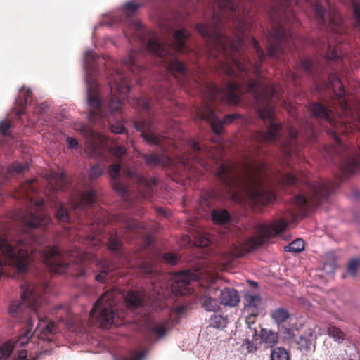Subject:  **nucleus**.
Listing matches in <instances>:
<instances>
[{
  "label": "nucleus",
  "mask_w": 360,
  "mask_h": 360,
  "mask_svg": "<svg viewBox=\"0 0 360 360\" xmlns=\"http://www.w3.org/2000/svg\"><path fill=\"white\" fill-rule=\"evenodd\" d=\"M253 0H214L211 25L199 22L197 32L203 37L209 54L216 58L221 72L228 77L224 88L207 84L204 105L198 117L206 120L220 134L224 124L232 123L239 115L229 114L221 120L215 114L217 103L237 104L243 94H250L261 103L260 118L268 122L266 131H255L252 139L259 143H274L280 146L288 164L300 155L298 131L290 127L287 139L281 137L282 125L274 117V103L279 98L276 88L261 79V63L265 58L257 41L249 35L251 15L248 8Z\"/></svg>",
  "instance_id": "obj_1"
},
{
  "label": "nucleus",
  "mask_w": 360,
  "mask_h": 360,
  "mask_svg": "<svg viewBox=\"0 0 360 360\" xmlns=\"http://www.w3.org/2000/svg\"><path fill=\"white\" fill-rule=\"evenodd\" d=\"M266 165L256 161H245L240 167L232 161L220 163L216 178L232 200L248 205L255 211L275 200L274 193L265 188L264 175Z\"/></svg>",
  "instance_id": "obj_2"
},
{
  "label": "nucleus",
  "mask_w": 360,
  "mask_h": 360,
  "mask_svg": "<svg viewBox=\"0 0 360 360\" xmlns=\"http://www.w3.org/2000/svg\"><path fill=\"white\" fill-rule=\"evenodd\" d=\"M133 28L135 31V37L142 42L146 40V49L150 53L155 55L159 60L158 62L163 65L173 75L186 76L185 65L176 58L174 51L184 53L188 51L186 42L191 37V32L185 27H181L174 32L173 39H170L172 33V27H165L163 32V41H160L153 32H148L140 22H134Z\"/></svg>",
  "instance_id": "obj_3"
},
{
  "label": "nucleus",
  "mask_w": 360,
  "mask_h": 360,
  "mask_svg": "<svg viewBox=\"0 0 360 360\" xmlns=\"http://www.w3.org/2000/svg\"><path fill=\"white\" fill-rule=\"evenodd\" d=\"M48 288L49 285L45 282L40 285L28 283L21 285L22 302L14 301L11 304L9 312L13 316L22 314L25 309L29 311V321L26 324V329L19 336L15 342L16 345L23 347L34 335L44 340L49 339L50 334L56 333V325L53 322L47 323L38 311L46 303L44 292Z\"/></svg>",
  "instance_id": "obj_4"
},
{
  "label": "nucleus",
  "mask_w": 360,
  "mask_h": 360,
  "mask_svg": "<svg viewBox=\"0 0 360 360\" xmlns=\"http://www.w3.org/2000/svg\"><path fill=\"white\" fill-rule=\"evenodd\" d=\"M313 117L324 121L333 128L328 131L335 141L330 150L332 160L338 165L342 176L346 178L360 170V148H350L342 143L339 133H347V126L343 122H338L333 117V111L320 103H313L310 106Z\"/></svg>",
  "instance_id": "obj_5"
},
{
  "label": "nucleus",
  "mask_w": 360,
  "mask_h": 360,
  "mask_svg": "<svg viewBox=\"0 0 360 360\" xmlns=\"http://www.w3.org/2000/svg\"><path fill=\"white\" fill-rule=\"evenodd\" d=\"M324 1L327 5V10L321 5L320 0L311 2L310 5L319 28L330 32L331 39L333 41H328L327 44H323L321 51H326L325 57L328 60L338 62L343 56L340 44L346 39L347 27L331 0Z\"/></svg>",
  "instance_id": "obj_6"
},
{
  "label": "nucleus",
  "mask_w": 360,
  "mask_h": 360,
  "mask_svg": "<svg viewBox=\"0 0 360 360\" xmlns=\"http://www.w3.org/2000/svg\"><path fill=\"white\" fill-rule=\"evenodd\" d=\"M129 75L122 71L116 70L113 79L109 81L111 96L108 104L107 109H104L98 94V84L93 80L87 84V98L90 107L88 119L91 123L101 122L108 117V114L118 110L122 106L120 98L116 94L120 95L122 98H127L130 91Z\"/></svg>",
  "instance_id": "obj_7"
},
{
  "label": "nucleus",
  "mask_w": 360,
  "mask_h": 360,
  "mask_svg": "<svg viewBox=\"0 0 360 360\" xmlns=\"http://www.w3.org/2000/svg\"><path fill=\"white\" fill-rule=\"evenodd\" d=\"M295 0H279L282 15L273 18L272 30L266 37L267 53L269 56L280 58L287 49L295 46L292 27L299 25V21L290 6Z\"/></svg>",
  "instance_id": "obj_8"
},
{
  "label": "nucleus",
  "mask_w": 360,
  "mask_h": 360,
  "mask_svg": "<svg viewBox=\"0 0 360 360\" xmlns=\"http://www.w3.org/2000/svg\"><path fill=\"white\" fill-rule=\"evenodd\" d=\"M342 179L337 181L319 180L314 183L307 182V195H297L294 198V205L300 213H306L311 207H315L327 200L339 186Z\"/></svg>",
  "instance_id": "obj_9"
},
{
  "label": "nucleus",
  "mask_w": 360,
  "mask_h": 360,
  "mask_svg": "<svg viewBox=\"0 0 360 360\" xmlns=\"http://www.w3.org/2000/svg\"><path fill=\"white\" fill-rule=\"evenodd\" d=\"M120 291L113 288L106 291L94 304L90 319L101 328L107 329L114 324L115 305Z\"/></svg>",
  "instance_id": "obj_10"
},
{
  "label": "nucleus",
  "mask_w": 360,
  "mask_h": 360,
  "mask_svg": "<svg viewBox=\"0 0 360 360\" xmlns=\"http://www.w3.org/2000/svg\"><path fill=\"white\" fill-rule=\"evenodd\" d=\"M136 108L141 113L146 114L140 118H134L132 124L134 128L141 132V136L148 143L162 146V137L155 133V126L152 123L150 109L151 100L146 96H141L135 100Z\"/></svg>",
  "instance_id": "obj_11"
},
{
  "label": "nucleus",
  "mask_w": 360,
  "mask_h": 360,
  "mask_svg": "<svg viewBox=\"0 0 360 360\" xmlns=\"http://www.w3.org/2000/svg\"><path fill=\"white\" fill-rule=\"evenodd\" d=\"M43 262L50 271L62 274L68 268L70 262H81L89 258L82 255L80 250H75L63 253L58 247H46L41 252Z\"/></svg>",
  "instance_id": "obj_12"
},
{
  "label": "nucleus",
  "mask_w": 360,
  "mask_h": 360,
  "mask_svg": "<svg viewBox=\"0 0 360 360\" xmlns=\"http://www.w3.org/2000/svg\"><path fill=\"white\" fill-rule=\"evenodd\" d=\"M287 226L288 221L285 219L276 221L271 226L265 224H257L256 226L257 236L250 237L245 240L241 250L236 254V257H242L246 252L259 247L276 235L282 233L286 229Z\"/></svg>",
  "instance_id": "obj_13"
},
{
  "label": "nucleus",
  "mask_w": 360,
  "mask_h": 360,
  "mask_svg": "<svg viewBox=\"0 0 360 360\" xmlns=\"http://www.w3.org/2000/svg\"><path fill=\"white\" fill-rule=\"evenodd\" d=\"M176 148L181 153V155H179L180 156L179 160L185 167L188 165L190 162L192 161L203 167H206L207 162L205 159L214 158L208 147L200 145L199 143L193 140L187 141L183 148H179V146Z\"/></svg>",
  "instance_id": "obj_14"
},
{
  "label": "nucleus",
  "mask_w": 360,
  "mask_h": 360,
  "mask_svg": "<svg viewBox=\"0 0 360 360\" xmlns=\"http://www.w3.org/2000/svg\"><path fill=\"white\" fill-rule=\"evenodd\" d=\"M20 217L30 229L44 227L51 221V219L44 211V200L41 198L34 202V207L22 211Z\"/></svg>",
  "instance_id": "obj_15"
},
{
  "label": "nucleus",
  "mask_w": 360,
  "mask_h": 360,
  "mask_svg": "<svg viewBox=\"0 0 360 360\" xmlns=\"http://www.w3.org/2000/svg\"><path fill=\"white\" fill-rule=\"evenodd\" d=\"M146 55L144 50H131L128 56L122 60L124 70H128L129 74L136 76V82L139 84L143 76L145 68L142 65V59Z\"/></svg>",
  "instance_id": "obj_16"
},
{
  "label": "nucleus",
  "mask_w": 360,
  "mask_h": 360,
  "mask_svg": "<svg viewBox=\"0 0 360 360\" xmlns=\"http://www.w3.org/2000/svg\"><path fill=\"white\" fill-rule=\"evenodd\" d=\"M127 179L137 185L140 193L146 198H150L153 193V187L158 184V179L155 177L146 179L137 171L127 169L124 172Z\"/></svg>",
  "instance_id": "obj_17"
},
{
  "label": "nucleus",
  "mask_w": 360,
  "mask_h": 360,
  "mask_svg": "<svg viewBox=\"0 0 360 360\" xmlns=\"http://www.w3.org/2000/svg\"><path fill=\"white\" fill-rule=\"evenodd\" d=\"M244 310L247 314L245 322L250 325L255 323V318L262 311V302L260 295L246 293L244 296Z\"/></svg>",
  "instance_id": "obj_18"
},
{
  "label": "nucleus",
  "mask_w": 360,
  "mask_h": 360,
  "mask_svg": "<svg viewBox=\"0 0 360 360\" xmlns=\"http://www.w3.org/2000/svg\"><path fill=\"white\" fill-rule=\"evenodd\" d=\"M198 279V276L191 273L190 270L184 271L175 276V280L172 284V290L174 292L184 295L190 292V282Z\"/></svg>",
  "instance_id": "obj_19"
},
{
  "label": "nucleus",
  "mask_w": 360,
  "mask_h": 360,
  "mask_svg": "<svg viewBox=\"0 0 360 360\" xmlns=\"http://www.w3.org/2000/svg\"><path fill=\"white\" fill-rule=\"evenodd\" d=\"M326 87L330 89L336 98L339 100V103L343 111L347 112L350 111V107L347 101L344 98L345 91L339 77L335 73L328 75V82Z\"/></svg>",
  "instance_id": "obj_20"
},
{
  "label": "nucleus",
  "mask_w": 360,
  "mask_h": 360,
  "mask_svg": "<svg viewBox=\"0 0 360 360\" xmlns=\"http://www.w3.org/2000/svg\"><path fill=\"white\" fill-rule=\"evenodd\" d=\"M120 166L118 164H112L110 166L109 174L111 178V184L113 189L122 198L127 199L129 196V189L125 184L120 180Z\"/></svg>",
  "instance_id": "obj_21"
},
{
  "label": "nucleus",
  "mask_w": 360,
  "mask_h": 360,
  "mask_svg": "<svg viewBox=\"0 0 360 360\" xmlns=\"http://www.w3.org/2000/svg\"><path fill=\"white\" fill-rule=\"evenodd\" d=\"M97 194L94 188H91L82 193L75 199L72 200V207L76 210L85 212V209L89 205L96 202Z\"/></svg>",
  "instance_id": "obj_22"
},
{
  "label": "nucleus",
  "mask_w": 360,
  "mask_h": 360,
  "mask_svg": "<svg viewBox=\"0 0 360 360\" xmlns=\"http://www.w3.org/2000/svg\"><path fill=\"white\" fill-rule=\"evenodd\" d=\"M178 320L174 322L172 318H167L159 322L150 324L148 327V331L155 335L158 338H164L167 333L174 327Z\"/></svg>",
  "instance_id": "obj_23"
},
{
  "label": "nucleus",
  "mask_w": 360,
  "mask_h": 360,
  "mask_svg": "<svg viewBox=\"0 0 360 360\" xmlns=\"http://www.w3.org/2000/svg\"><path fill=\"white\" fill-rule=\"evenodd\" d=\"M139 155L150 167L170 166L172 162V159L165 154L141 153Z\"/></svg>",
  "instance_id": "obj_24"
},
{
  "label": "nucleus",
  "mask_w": 360,
  "mask_h": 360,
  "mask_svg": "<svg viewBox=\"0 0 360 360\" xmlns=\"http://www.w3.org/2000/svg\"><path fill=\"white\" fill-rule=\"evenodd\" d=\"M68 183L64 173H52L48 180V186L53 191H65L68 187Z\"/></svg>",
  "instance_id": "obj_25"
},
{
  "label": "nucleus",
  "mask_w": 360,
  "mask_h": 360,
  "mask_svg": "<svg viewBox=\"0 0 360 360\" xmlns=\"http://www.w3.org/2000/svg\"><path fill=\"white\" fill-rule=\"evenodd\" d=\"M219 300L220 304L229 307H236L240 302L238 291L232 288H225L221 290Z\"/></svg>",
  "instance_id": "obj_26"
},
{
  "label": "nucleus",
  "mask_w": 360,
  "mask_h": 360,
  "mask_svg": "<svg viewBox=\"0 0 360 360\" xmlns=\"http://www.w3.org/2000/svg\"><path fill=\"white\" fill-rule=\"evenodd\" d=\"M32 93L29 88L22 87L19 90V94L15 99L16 105L19 109L17 111V116L20 118L25 113L26 105L31 101Z\"/></svg>",
  "instance_id": "obj_27"
},
{
  "label": "nucleus",
  "mask_w": 360,
  "mask_h": 360,
  "mask_svg": "<svg viewBox=\"0 0 360 360\" xmlns=\"http://www.w3.org/2000/svg\"><path fill=\"white\" fill-rule=\"evenodd\" d=\"M145 297L144 291L129 290L125 296V302L131 308H139L143 306Z\"/></svg>",
  "instance_id": "obj_28"
},
{
  "label": "nucleus",
  "mask_w": 360,
  "mask_h": 360,
  "mask_svg": "<svg viewBox=\"0 0 360 360\" xmlns=\"http://www.w3.org/2000/svg\"><path fill=\"white\" fill-rule=\"evenodd\" d=\"M98 265L101 268L99 274L96 276V280L98 282H103L105 277L111 271L117 268L115 264H112L108 259H103L102 261H98Z\"/></svg>",
  "instance_id": "obj_29"
},
{
  "label": "nucleus",
  "mask_w": 360,
  "mask_h": 360,
  "mask_svg": "<svg viewBox=\"0 0 360 360\" xmlns=\"http://www.w3.org/2000/svg\"><path fill=\"white\" fill-rule=\"evenodd\" d=\"M211 217L213 222L216 224H224L229 222L231 217L226 210L214 209L211 212Z\"/></svg>",
  "instance_id": "obj_30"
},
{
  "label": "nucleus",
  "mask_w": 360,
  "mask_h": 360,
  "mask_svg": "<svg viewBox=\"0 0 360 360\" xmlns=\"http://www.w3.org/2000/svg\"><path fill=\"white\" fill-rule=\"evenodd\" d=\"M338 257L335 252H329L325 255L323 270L328 273H333L337 267Z\"/></svg>",
  "instance_id": "obj_31"
},
{
  "label": "nucleus",
  "mask_w": 360,
  "mask_h": 360,
  "mask_svg": "<svg viewBox=\"0 0 360 360\" xmlns=\"http://www.w3.org/2000/svg\"><path fill=\"white\" fill-rule=\"evenodd\" d=\"M297 345V349L300 351L309 352L313 345L312 333L307 335H302L294 341Z\"/></svg>",
  "instance_id": "obj_32"
},
{
  "label": "nucleus",
  "mask_w": 360,
  "mask_h": 360,
  "mask_svg": "<svg viewBox=\"0 0 360 360\" xmlns=\"http://www.w3.org/2000/svg\"><path fill=\"white\" fill-rule=\"evenodd\" d=\"M327 334L338 344H342L347 338V335L344 331L333 325H330L328 327Z\"/></svg>",
  "instance_id": "obj_33"
},
{
  "label": "nucleus",
  "mask_w": 360,
  "mask_h": 360,
  "mask_svg": "<svg viewBox=\"0 0 360 360\" xmlns=\"http://www.w3.org/2000/svg\"><path fill=\"white\" fill-rule=\"evenodd\" d=\"M202 307L207 311H216L219 309V302L216 299L204 295L200 298Z\"/></svg>",
  "instance_id": "obj_34"
},
{
  "label": "nucleus",
  "mask_w": 360,
  "mask_h": 360,
  "mask_svg": "<svg viewBox=\"0 0 360 360\" xmlns=\"http://www.w3.org/2000/svg\"><path fill=\"white\" fill-rule=\"evenodd\" d=\"M261 338L264 342L273 346L277 343L278 336L277 333L263 328L261 331Z\"/></svg>",
  "instance_id": "obj_35"
},
{
  "label": "nucleus",
  "mask_w": 360,
  "mask_h": 360,
  "mask_svg": "<svg viewBox=\"0 0 360 360\" xmlns=\"http://www.w3.org/2000/svg\"><path fill=\"white\" fill-rule=\"evenodd\" d=\"M87 151L89 155L92 158L100 157L102 159H105V150L101 145L94 143L93 141L87 146Z\"/></svg>",
  "instance_id": "obj_36"
},
{
  "label": "nucleus",
  "mask_w": 360,
  "mask_h": 360,
  "mask_svg": "<svg viewBox=\"0 0 360 360\" xmlns=\"http://www.w3.org/2000/svg\"><path fill=\"white\" fill-rule=\"evenodd\" d=\"M55 215L60 222H68L70 220V214L65 205L61 202L56 204Z\"/></svg>",
  "instance_id": "obj_37"
},
{
  "label": "nucleus",
  "mask_w": 360,
  "mask_h": 360,
  "mask_svg": "<svg viewBox=\"0 0 360 360\" xmlns=\"http://www.w3.org/2000/svg\"><path fill=\"white\" fill-rule=\"evenodd\" d=\"M304 249V241L297 238L284 248L285 251L293 253H299Z\"/></svg>",
  "instance_id": "obj_38"
},
{
  "label": "nucleus",
  "mask_w": 360,
  "mask_h": 360,
  "mask_svg": "<svg viewBox=\"0 0 360 360\" xmlns=\"http://www.w3.org/2000/svg\"><path fill=\"white\" fill-rule=\"evenodd\" d=\"M288 352L283 347H278L272 349L271 352V360H289Z\"/></svg>",
  "instance_id": "obj_39"
},
{
  "label": "nucleus",
  "mask_w": 360,
  "mask_h": 360,
  "mask_svg": "<svg viewBox=\"0 0 360 360\" xmlns=\"http://www.w3.org/2000/svg\"><path fill=\"white\" fill-rule=\"evenodd\" d=\"M123 243L120 238L117 235H110L108 239V248L116 253L120 255V250L122 249Z\"/></svg>",
  "instance_id": "obj_40"
},
{
  "label": "nucleus",
  "mask_w": 360,
  "mask_h": 360,
  "mask_svg": "<svg viewBox=\"0 0 360 360\" xmlns=\"http://www.w3.org/2000/svg\"><path fill=\"white\" fill-rule=\"evenodd\" d=\"M359 267L360 257L352 258L347 263L346 273L352 277H355Z\"/></svg>",
  "instance_id": "obj_41"
},
{
  "label": "nucleus",
  "mask_w": 360,
  "mask_h": 360,
  "mask_svg": "<svg viewBox=\"0 0 360 360\" xmlns=\"http://www.w3.org/2000/svg\"><path fill=\"white\" fill-rule=\"evenodd\" d=\"M271 317L275 322L280 324L285 321L289 318V313L285 309L278 308L272 312Z\"/></svg>",
  "instance_id": "obj_42"
},
{
  "label": "nucleus",
  "mask_w": 360,
  "mask_h": 360,
  "mask_svg": "<svg viewBox=\"0 0 360 360\" xmlns=\"http://www.w3.org/2000/svg\"><path fill=\"white\" fill-rule=\"evenodd\" d=\"M315 67L316 62L309 58H304L300 62V68L309 75H313Z\"/></svg>",
  "instance_id": "obj_43"
},
{
  "label": "nucleus",
  "mask_w": 360,
  "mask_h": 360,
  "mask_svg": "<svg viewBox=\"0 0 360 360\" xmlns=\"http://www.w3.org/2000/svg\"><path fill=\"white\" fill-rule=\"evenodd\" d=\"M227 323V318L221 315L214 314L210 319V326L216 328H224Z\"/></svg>",
  "instance_id": "obj_44"
},
{
  "label": "nucleus",
  "mask_w": 360,
  "mask_h": 360,
  "mask_svg": "<svg viewBox=\"0 0 360 360\" xmlns=\"http://www.w3.org/2000/svg\"><path fill=\"white\" fill-rule=\"evenodd\" d=\"M139 269L143 276L152 277L157 274V271L154 269L153 266L148 262H141Z\"/></svg>",
  "instance_id": "obj_45"
},
{
  "label": "nucleus",
  "mask_w": 360,
  "mask_h": 360,
  "mask_svg": "<svg viewBox=\"0 0 360 360\" xmlns=\"http://www.w3.org/2000/svg\"><path fill=\"white\" fill-rule=\"evenodd\" d=\"M13 349L14 345L11 341L0 345V360L8 359L12 354Z\"/></svg>",
  "instance_id": "obj_46"
},
{
  "label": "nucleus",
  "mask_w": 360,
  "mask_h": 360,
  "mask_svg": "<svg viewBox=\"0 0 360 360\" xmlns=\"http://www.w3.org/2000/svg\"><path fill=\"white\" fill-rule=\"evenodd\" d=\"M280 182L284 186H297L298 179L293 174L286 173L281 175Z\"/></svg>",
  "instance_id": "obj_47"
},
{
  "label": "nucleus",
  "mask_w": 360,
  "mask_h": 360,
  "mask_svg": "<svg viewBox=\"0 0 360 360\" xmlns=\"http://www.w3.org/2000/svg\"><path fill=\"white\" fill-rule=\"evenodd\" d=\"M105 169V165L103 163H98L91 166L89 171V176L93 180L101 176Z\"/></svg>",
  "instance_id": "obj_48"
},
{
  "label": "nucleus",
  "mask_w": 360,
  "mask_h": 360,
  "mask_svg": "<svg viewBox=\"0 0 360 360\" xmlns=\"http://www.w3.org/2000/svg\"><path fill=\"white\" fill-rule=\"evenodd\" d=\"M140 7L141 4H139L127 2L123 5V11L127 16L130 17L133 15Z\"/></svg>",
  "instance_id": "obj_49"
},
{
  "label": "nucleus",
  "mask_w": 360,
  "mask_h": 360,
  "mask_svg": "<svg viewBox=\"0 0 360 360\" xmlns=\"http://www.w3.org/2000/svg\"><path fill=\"white\" fill-rule=\"evenodd\" d=\"M109 153L115 156L117 160H121L122 157L125 155L127 150L124 146H115L110 148Z\"/></svg>",
  "instance_id": "obj_50"
},
{
  "label": "nucleus",
  "mask_w": 360,
  "mask_h": 360,
  "mask_svg": "<svg viewBox=\"0 0 360 360\" xmlns=\"http://www.w3.org/2000/svg\"><path fill=\"white\" fill-rule=\"evenodd\" d=\"M354 10L355 26L360 28V2L357 0H351Z\"/></svg>",
  "instance_id": "obj_51"
},
{
  "label": "nucleus",
  "mask_w": 360,
  "mask_h": 360,
  "mask_svg": "<svg viewBox=\"0 0 360 360\" xmlns=\"http://www.w3.org/2000/svg\"><path fill=\"white\" fill-rule=\"evenodd\" d=\"M27 169L28 165L27 163L15 162L10 166L8 171L11 173L15 172L19 174L25 172Z\"/></svg>",
  "instance_id": "obj_52"
},
{
  "label": "nucleus",
  "mask_w": 360,
  "mask_h": 360,
  "mask_svg": "<svg viewBox=\"0 0 360 360\" xmlns=\"http://www.w3.org/2000/svg\"><path fill=\"white\" fill-rule=\"evenodd\" d=\"M215 198H217V193L214 191H210L202 195V199L204 203L208 207L211 206V200Z\"/></svg>",
  "instance_id": "obj_53"
},
{
  "label": "nucleus",
  "mask_w": 360,
  "mask_h": 360,
  "mask_svg": "<svg viewBox=\"0 0 360 360\" xmlns=\"http://www.w3.org/2000/svg\"><path fill=\"white\" fill-rule=\"evenodd\" d=\"M141 228V226L139 224L138 221L134 219H128L126 221L125 229L127 231H136L137 229Z\"/></svg>",
  "instance_id": "obj_54"
},
{
  "label": "nucleus",
  "mask_w": 360,
  "mask_h": 360,
  "mask_svg": "<svg viewBox=\"0 0 360 360\" xmlns=\"http://www.w3.org/2000/svg\"><path fill=\"white\" fill-rule=\"evenodd\" d=\"M164 259L169 264L174 265L177 263L178 258L176 254L172 252H167L163 255Z\"/></svg>",
  "instance_id": "obj_55"
},
{
  "label": "nucleus",
  "mask_w": 360,
  "mask_h": 360,
  "mask_svg": "<svg viewBox=\"0 0 360 360\" xmlns=\"http://www.w3.org/2000/svg\"><path fill=\"white\" fill-rule=\"evenodd\" d=\"M109 124L110 125V129L113 133L122 134L124 131V125L122 122H117L116 124L109 123Z\"/></svg>",
  "instance_id": "obj_56"
},
{
  "label": "nucleus",
  "mask_w": 360,
  "mask_h": 360,
  "mask_svg": "<svg viewBox=\"0 0 360 360\" xmlns=\"http://www.w3.org/2000/svg\"><path fill=\"white\" fill-rule=\"evenodd\" d=\"M11 123L7 120H2L0 122V132L6 136L9 133V130L11 129Z\"/></svg>",
  "instance_id": "obj_57"
},
{
  "label": "nucleus",
  "mask_w": 360,
  "mask_h": 360,
  "mask_svg": "<svg viewBox=\"0 0 360 360\" xmlns=\"http://www.w3.org/2000/svg\"><path fill=\"white\" fill-rule=\"evenodd\" d=\"M96 54L91 51H88L86 53L84 56V62L86 63V65L91 68H93L92 62L95 60Z\"/></svg>",
  "instance_id": "obj_58"
},
{
  "label": "nucleus",
  "mask_w": 360,
  "mask_h": 360,
  "mask_svg": "<svg viewBox=\"0 0 360 360\" xmlns=\"http://www.w3.org/2000/svg\"><path fill=\"white\" fill-rule=\"evenodd\" d=\"M145 355L146 352L144 351L136 352L130 356L125 358L124 360H143Z\"/></svg>",
  "instance_id": "obj_59"
},
{
  "label": "nucleus",
  "mask_w": 360,
  "mask_h": 360,
  "mask_svg": "<svg viewBox=\"0 0 360 360\" xmlns=\"http://www.w3.org/2000/svg\"><path fill=\"white\" fill-rule=\"evenodd\" d=\"M92 236H87V240L94 246H100V238L97 237L96 233L94 231Z\"/></svg>",
  "instance_id": "obj_60"
},
{
  "label": "nucleus",
  "mask_w": 360,
  "mask_h": 360,
  "mask_svg": "<svg viewBox=\"0 0 360 360\" xmlns=\"http://www.w3.org/2000/svg\"><path fill=\"white\" fill-rule=\"evenodd\" d=\"M248 352H253L257 350V347L248 339H245L243 344Z\"/></svg>",
  "instance_id": "obj_61"
},
{
  "label": "nucleus",
  "mask_w": 360,
  "mask_h": 360,
  "mask_svg": "<svg viewBox=\"0 0 360 360\" xmlns=\"http://www.w3.org/2000/svg\"><path fill=\"white\" fill-rule=\"evenodd\" d=\"M66 143L70 149H76L78 146L77 140L72 137H68L66 139Z\"/></svg>",
  "instance_id": "obj_62"
},
{
  "label": "nucleus",
  "mask_w": 360,
  "mask_h": 360,
  "mask_svg": "<svg viewBox=\"0 0 360 360\" xmlns=\"http://www.w3.org/2000/svg\"><path fill=\"white\" fill-rule=\"evenodd\" d=\"M79 129L82 132H84V133L89 135L90 136H92L94 135L93 131L91 129H89L87 126H86L85 124H81Z\"/></svg>",
  "instance_id": "obj_63"
},
{
  "label": "nucleus",
  "mask_w": 360,
  "mask_h": 360,
  "mask_svg": "<svg viewBox=\"0 0 360 360\" xmlns=\"http://www.w3.org/2000/svg\"><path fill=\"white\" fill-rule=\"evenodd\" d=\"M185 309H186L185 307L178 306L176 307L174 313L176 314L177 315H180L185 311Z\"/></svg>",
  "instance_id": "obj_64"
}]
</instances>
